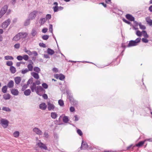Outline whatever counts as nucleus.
I'll list each match as a JSON object with an SVG mask.
<instances>
[{"instance_id": "f257e3e1", "label": "nucleus", "mask_w": 152, "mask_h": 152, "mask_svg": "<svg viewBox=\"0 0 152 152\" xmlns=\"http://www.w3.org/2000/svg\"><path fill=\"white\" fill-rule=\"evenodd\" d=\"M140 40L141 38L139 37L137 38L135 40H131L129 42V43L127 47H129L136 46L138 43L140 42Z\"/></svg>"}, {"instance_id": "f03ea898", "label": "nucleus", "mask_w": 152, "mask_h": 152, "mask_svg": "<svg viewBox=\"0 0 152 152\" xmlns=\"http://www.w3.org/2000/svg\"><path fill=\"white\" fill-rule=\"evenodd\" d=\"M9 121L6 119L1 118L0 121V124L4 128H6L8 126Z\"/></svg>"}, {"instance_id": "7ed1b4c3", "label": "nucleus", "mask_w": 152, "mask_h": 152, "mask_svg": "<svg viewBox=\"0 0 152 152\" xmlns=\"http://www.w3.org/2000/svg\"><path fill=\"white\" fill-rule=\"evenodd\" d=\"M38 13L37 11H34L30 13L29 15V18L31 20L34 19Z\"/></svg>"}, {"instance_id": "20e7f679", "label": "nucleus", "mask_w": 152, "mask_h": 152, "mask_svg": "<svg viewBox=\"0 0 152 152\" xmlns=\"http://www.w3.org/2000/svg\"><path fill=\"white\" fill-rule=\"evenodd\" d=\"M33 131L38 135H41L42 134V131L37 127H35L34 128Z\"/></svg>"}, {"instance_id": "39448f33", "label": "nucleus", "mask_w": 152, "mask_h": 152, "mask_svg": "<svg viewBox=\"0 0 152 152\" xmlns=\"http://www.w3.org/2000/svg\"><path fill=\"white\" fill-rule=\"evenodd\" d=\"M10 21L9 19L7 20L5 22H4L2 25V28H5L8 26L10 24Z\"/></svg>"}, {"instance_id": "423d86ee", "label": "nucleus", "mask_w": 152, "mask_h": 152, "mask_svg": "<svg viewBox=\"0 0 152 152\" xmlns=\"http://www.w3.org/2000/svg\"><path fill=\"white\" fill-rule=\"evenodd\" d=\"M88 147L87 143L84 141L83 140H82L81 143V145L80 147L81 149H87Z\"/></svg>"}, {"instance_id": "0eeeda50", "label": "nucleus", "mask_w": 152, "mask_h": 152, "mask_svg": "<svg viewBox=\"0 0 152 152\" xmlns=\"http://www.w3.org/2000/svg\"><path fill=\"white\" fill-rule=\"evenodd\" d=\"M8 8V7L7 5H5L1 9L0 11V13H1V15H4L6 12Z\"/></svg>"}, {"instance_id": "6e6552de", "label": "nucleus", "mask_w": 152, "mask_h": 152, "mask_svg": "<svg viewBox=\"0 0 152 152\" xmlns=\"http://www.w3.org/2000/svg\"><path fill=\"white\" fill-rule=\"evenodd\" d=\"M48 108L49 110H53L55 108V106L53 104H51L50 102H48Z\"/></svg>"}, {"instance_id": "1a4fd4ad", "label": "nucleus", "mask_w": 152, "mask_h": 152, "mask_svg": "<svg viewBox=\"0 0 152 152\" xmlns=\"http://www.w3.org/2000/svg\"><path fill=\"white\" fill-rule=\"evenodd\" d=\"M11 93L14 96H17L19 94V92L18 90L16 89H12L11 90Z\"/></svg>"}, {"instance_id": "9d476101", "label": "nucleus", "mask_w": 152, "mask_h": 152, "mask_svg": "<svg viewBox=\"0 0 152 152\" xmlns=\"http://www.w3.org/2000/svg\"><path fill=\"white\" fill-rule=\"evenodd\" d=\"M43 88L41 86H39L37 87V89H36L35 91L37 94L41 95L39 94V92L43 91Z\"/></svg>"}, {"instance_id": "9b49d317", "label": "nucleus", "mask_w": 152, "mask_h": 152, "mask_svg": "<svg viewBox=\"0 0 152 152\" xmlns=\"http://www.w3.org/2000/svg\"><path fill=\"white\" fill-rule=\"evenodd\" d=\"M126 18L131 21H134V18L132 15L127 14L126 15Z\"/></svg>"}, {"instance_id": "f8f14e48", "label": "nucleus", "mask_w": 152, "mask_h": 152, "mask_svg": "<svg viewBox=\"0 0 152 152\" xmlns=\"http://www.w3.org/2000/svg\"><path fill=\"white\" fill-rule=\"evenodd\" d=\"M38 146L41 148L47 150L48 149L47 147L42 142L38 143L37 144Z\"/></svg>"}, {"instance_id": "ddd939ff", "label": "nucleus", "mask_w": 152, "mask_h": 152, "mask_svg": "<svg viewBox=\"0 0 152 152\" xmlns=\"http://www.w3.org/2000/svg\"><path fill=\"white\" fill-rule=\"evenodd\" d=\"M46 107L47 106L45 103H42L39 105V108L43 110H45Z\"/></svg>"}, {"instance_id": "4468645a", "label": "nucleus", "mask_w": 152, "mask_h": 152, "mask_svg": "<svg viewBox=\"0 0 152 152\" xmlns=\"http://www.w3.org/2000/svg\"><path fill=\"white\" fill-rule=\"evenodd\" d=\"M20 39V33H19L13 38V40L14 41H17L19 40Z\"/></svg>"}, {"instance_id": "2eb2a0df", "label": "nucleus", "mask_w": 152, "mask_h": 152, "mask_svg": "<svg viewBox=\"0 0 152 152\" xmlns=\"http://www.w3.org/2000/svg\"><path fill=\"white\" fill-rule=\"evenodd\" d=\"M37 87L35 83H33L32 85L30 87V88L32 92H34V91H35L37 89Z\"/></svg>"}, {"instance_id": "dca6fc26", "label": "nucleus", "mask_w": 152, "mask_h": 152, "mask_svg": "<svg viewBox=\"0 0 152 152\" xmlns=\"http://www.w3.org/2000/svg\"><path fill=\"white\" fill-rule=\"evenodd\" d=\"M14 80L15 83L18 84L20 83L21 81V78L20 77H17L15 78Z\"/></svg>"}, {"instance_id": "f3484780", "label": "nucleus", "mask_w": 152, "mask_h": 152, "mask_svg": "<svg viewBox=\"0 0 152 152\" xmlns=\"http://www.w3.org/2000/svg\"><path fill=\"white\" fill-rule=\"evenodd\" d=\"M55 77L57 79L59 78L60 80H63L65 77L62 74L57 75Z\"/></svg>"}, {"instance_id": "a211bd4d", "label": "nucleus", "mask_w": 152, "mask_h": 152, "mask_svg": "<svg viewBox=\"0 0 152 152\" xmlns=\"http://www.w3.org/2000/svg\"><path fill=\"white\" fill-rule=\"evenodd\" d=\"M14 83L13 81L10 80L8 83L7 86L9 88H12L14 86Z\"/></svg>"}, {"instance_id": "6ab92c4d", "label": "nucleus", "mask_w": 152, "mask_h": 152, "mask_svg": "<svg viewBox=\"0 0 152 152\" xmlns=\"http://www.w3.org/2000/svg\"><path fill=\"white\" fill-rule=\"evenodd\" d=\"M3 97L4 99L5 100H8L10 98L11 96L9 94H4L3 95Z\"/></svg>"}, {"instance_id": "aec40b11", "label": "nucleus", "mask_w": 152, "mask_h": 152, "mask_svg": "<svg viewBox=\"0 0 152 152\" xmlns=\"http://www.w3.org/2000/svg\"><path fill=\"white\" fill-rule=\"evenodd\" d=\"M31 75L32 76L36 79H38L39 78V75L36 73L32 72L31 73Z\"/></svg>"}, {"instance_id": "412c9836", "label": "nucleus", "mask_w": 152, "mask_h": 152, "mask_svg": "<svg viewBox=\"0 0 152 152\" xmlns=\"http://www.w3.org/2000/svg\"><path fill=\"white\" fill-rule=\"evenodd\" d=\"M37 34V30L35 29H33L31 33V35L33 37H34L35 35H36Z\"/></svg>"}, {"instance_id": "4be33fe9", "label": "nucleus", "mask_w": 152, "mask_h": 152, "mask_svg": "<svg viewBox=\"0 0 152 152\" xmlns=\"http://www.w3.org/2000/svg\"><path fill=\"white\" fill-rule=\"evenodd\" d=\"M51 117L53 119H55L58 116L57 114L55 112H52L51 113Z\"/></svg>"}, {"instance_id": "5701e85b", "label": "nucleus", "mask_w": 152, "mask_h": 152, "mask_svg": "<svg viewBox=\"0 0 152 152\" xmlns=\"http://www.w3.org/2000/svg\"><path fill=\"white\" fill-rule=\"evenodd\" d=\"M20 35V38H26L28 35L26 32L19 33Z\"/></svg>"}, {"instance_id": "b1692460", "label": "nucleus", "mask_w": 152, "mask_h": 152, "mask_svg": "<svg viewBox=\"0 0 152 152\" xmlns=\"http://www.w3.org/2000/svg\"><path fill=\"white\" fill-rule=\"evenodd\" d=\"M146 20L150 26H151L152 25V20H151L150 18H146Z\"/></svg>"}, {"instance_id": "393cba45", "label": "nucleus", "mask_w": 152, "mask_h": 152, "mask_svg": "<svg viewBox=\"0 0 152 152\" xmlns=\"http://www.w3.org/2000/svg\"><path fill=\"white\" fill-rule=\"evenodd\" d=\"M47 53L50 55H52L55 52L53 50L48 48L47 50Z\"/></svg>"}, {"instance_id": "a878e982", "label": "nucleus", "mask_w": 152, "mask_h": 152, "mask_svg": "<svg viewBox=\"0 0 152 152\" xmlns=\"http://www.w3.org/2000/svg\"><path fill=\"white\" fill-rule=\"evenodd\" d=\"M71 103L74 105H76L77 104V102L73 99L72 98L70 99Z\"/></svg>"}, {"instance_id": "bb28decb", "label": "nucleus", "mask_w": 152, "mask_h": 152, "mask_svg": "<svg viewBox=\"0 0 152 152\" xmlns=\"http://www.w3.org/2000/svg\"><path fill=\"white\" fill-rule=\"evenodd\" d=\"M31 93L30 90L29 89H28L24 91V94L26 96H28L30 95Z\"/></svg>"}, {"instance_id": "cd10ccee", "label": "nucleus", "mask_w": 152, "mask_h": 152, "mask_svg": "<svg viewBox=\"0 0 152 152\" xmlns=\"http://www.w3.org/2000/svg\"><path fill=\"white\" fill-rule=\"evenodd\" d=\"M10 70L12 73L14 74L16 72L15 68L13 66H11L10 67Z\"/></svg>"}, {"instance_id": "c85d7f7f", "label": "nucleus", "mask_w": 152, "mask_h": 152, "mask_svg": "<svg viewBox=\"0 0 152 152\" xmlns=\"http://www.w3.org/2000/svg\"><path fill=\"white\" fill-rule=\"evenodd\" d=\"M2 110L6 112H10L11 111V110L9 108L6 107H3L2 108Z\"/></svg>"}, {"instance_id": "c756f323", "label": "nucleus", "mask_w": 152, "mask_h": 152, "mask_svg": "<svg viewBox=\"0 0 152 152\" xmlns=\"http://www.w3.org/2000/svg\"><path fill=\"white\" fill-rule=\"evenodd\" d=\"M7 86H5L3 87L2 89V92L4 93H5L7 92Z\"/></svg>"}, {"instance_id": "7c9ffc66", "label": "nucleus", "mask_w": 152, "mask_h": 152, "mask_svg": "<svg viewBox=\"0 0 152 152\" xmlns=\"http://www.w3.org/2000/svg\"><path fill=\"white\" fill-rule=\"evenodd\" d=\"M28 69L29 71H32L33 69V66L31 64H28L27 66Z\"/></svg>"}, {"instance_id": "2f4dec72", "label": "nucleus", "mask_w": 152, "mask_h": 152, "mask_svg": "<svg viewBox=\"0 0 152 152\" xmlns=\"http://www.w3.org/2000/svg\"><path fill=\"white\" fill-rule=\"evenodd\" d=\"M63 121L64 123H67L69 121V119L68 117L66 116H64V117L63 118Z\"/></svg>"}, {"instance_id": "473e14b6", "label": "nucleus", "mask_w": 152, "mask_h": 152, "mask_svg": "<svg viewBox=\"0 0 152 152\" xmlns=\"http://www.w3.org/2000/svg\"><path fill=\"white\" fill-rule=\"evenodd\" d=\"M142 32L143 34V36H144V37L145 38H148V37L149 36L147 34V33L145 31H142Z\"/></svg>"}, {"instance_id": "72a5a7b5", "label": "nucleus", "mask_w": 152, "mask_h": 152, "mask_svg": "<svg viewBox=\"0 0 152 152\" xmlns=\"http://www.w3.org/2000/svg\"><path fill=\"white\" fill-rule=\"evenodd\" d=\"M4 58L6 60L13 59V58L12 56H5Z\"/></svg>"}, {"instance_id": "f704fd0d", "label": "nucleus", "mask_w": 152, "mask_h": 152, "mask_svg": "<svg viewBox=\"0 0 152 152\" xmlns=\"http://www.w3.org/2000/svg\"><path fill=\"white\" fill-rule=\"evenodd\" d=\"M46 20L47 19L45 18L41 19L40 20L39 23L41 24H42L44 23Z\"/></svg>"}, {"instance_id": "c9c22d12", "label": "nucleus", "mask_w": 152, "mask_h": 152, "mask_svg": "<svg viewBox=\"0 0 152 152\" xmlns=\"http://www.w3.org/2000/svg\"><path fill=\"white\" fill-rule=\"evenodd\" d=\"M145 141H141L139 142L138 144H136V146L137 147H140L142 146L144 143Z\"/></svg>"}, {"instance_id": "e433bc0d", "label": "nucleus", "mask_w": 152, "mask_h": 152, "mask_svg": "<svg viewBox=\"0 0 152 152\" xmlns=\"http://www.w3.org/2000/svg\"><path fill=\"white\" fill-rule=\"evenodd\" d=\"M19 132L18 131H16L15 132L13 133V135L14 137H17L19 135Z\"/></svg>"}, {"instance_id": "4c0bfd02", "label": "nucleus", "mask_w": 152, "mask_h": 152, "mask_svg": "<svg viewBox=\"0 0 152 152\" xmlns=\"http://www.w3.org/2000/svg\"><path fill=\"white\" fill-rule=\"evenodd\" d=\"M34 70L36 72H39L40 71V69L38 67H35L34 68Z\"/></svg>"}, {"instance_id": "58836bf2", "label": "nucleus", "mask_w": 152, "mask_h": 152, "mask_svg": "<svg viewBox=\"0 0 152 152\" xmlns=\"http://www.w3.org/2000/svg\"><path fill=\"white\" fill-rule=\"evenodd\" d=\"M59 104L61 106H62L64 105V102L63 100H59L58 101Z\"/></svg>"}, {"instance_id": "ea45409f", "label": "nucleus", "mask_w": 152, "mask_h": 152, "mask_svg": "<svg viewBox=\"0 0 152 152\" xmlns=\"http://www.w3.org/2000/svg\"><path fill=\"white\" fill-rule=\"evenodd\" d=\"M6 64L8 66H11L12 65L13 63H12V61H7Z\"/></svg>"}, {"instance_id": "a19ab883", "label": "nucleus", "mask_w": 152, "mask_h": 152, "mask_svg": "<svg viewBox=\"0 0 152 152\" xmlns=\"http://www.w3.org/2000/svg\"><path fill=\"white\" fill-rule=\"evenodd\" d=\"M33 81V78L32 77L30 79H29L27 83V85H29L30 83H32Z\"/></svg>"}, {"instance_id": "79ce46f5", "label": "nucleus", "mask_w": 152, "mask_h": 152, "mask_svg": "<svg viewBox=\"0 0 152 152\" xmlns=\"http://www.w3.org/2000/svg\"><path fill=\"white\" fill-rule=\"evenodd\" d=\"M49 37V36L48 35H45L42 36V38L43 40H47Z\"/></svg>"}, {"instance_id": "37998d69", "label": "nucleus", "mask_w": 152, "mask_h": 152, "mask_svg": "<svg viewBox=\"0 0 152 152\" xmlns=\"http://www.w3.org/2000/svg\"><path fill=\"white\" fill-rule=\"evenodd\" d=\"M30 18L28 19L24 23V25L25 26H27L30 23Z\"/></svg>"}, {"instance_id": "c03bdc74", "label": "nucleus", "mask_w": 152, "mask_h": 152, "mask_svg": "<svg viewBox=\"0 0 152 152\" xmlns=\"http://www.w3.org/2000/svg\"><path fill=\"white\" fill-rule=\"evenodd\" d=\"M139 25L140 28L141 29H145V27L144 26L142 25L140 23L139 24Z\"/></svg>"}, {"instance_id": "a18cd8bd", "label": "nucleus", "mask_w": 152, "mask_h": 152, "mask_svg": "<svg viewBox=\"0 0 152 152\" xmlns=\"http://www.w3.org/2000/svg\"><path fill=\"white\" fill-rule=\"evenodd\" d=\"M29 71V70L27 69L26 68L25 69L22 70L21 72L23 74H25L28 72Z\"/></svg>"}, {"instance_id": "49530a36", "label": "nucleus", "mask_w": 152, "mask_h": 152, "mask_svg": "<svg viewBox=\"0 0 152 152\" xmlns=\"http://www.w3.org/2000/svg\"><path fill=\"white\" fill-rule=\"evenodd\" d=\"M23 58L25 60L27 61L28 59V56L26 55H25L23 56Z\"/></svg>"}, {"instance_id": "de8ad7c7", "label": "nucleus", "mask_w": 152, "mask_h": 152, "mask_svg": "<svg viewBox=\"0 0 152 152\" xmlns=\"http://www.w3.org/2000/svg\"><path fill=\"white\" fill-rule=\"evenodd\" d=\"M77 132L78 134H79L80 136H82L83 135V133L79 129H78L77 130Z\"/></svg>"}, {"instance_id": "09e8293b", "label": "nucleus", "mask_w": 152, "mask_h": 152, "mask_svg": "<svg viewBox=\"0 0 152 152\" xmlns=\"http://www.w3.org/2000/svg\"><path fill=\"white\" fill-rule=\"evenodd\" d=\"M42 86L45 89L47 88L48 87V85L46 84V83H42Z\"/></svg>"}, {"instance_id": "8fccbe9b", "label": "nucleus", "mask_w": 152, "mask_h": 152, "mask_svg": "<svg viewBox=\"0 0 152 152\" xmlns=\"http://www.w3.org/2000/svg\"><path fill=\"white\" fill-rule=\"evenodd\" d=\"M53 26L51 24L50 25L49 31L51 33H53Z\"/></svg>"}, {"instance_id": "3c124183", "label": "nucleus", "mask_w": 152, "mask_h": 152, "mask_svg": "<svg viewBox=\"0 0 152 152\" xmlns=\"http://www.w3.org/2000/svg\"><path fill=\"white\" fill-rule=\"evenodd\" d=\"M58 7L57 6H55V7H53V9L54 12H57L58 11Z\"/></svg>"}, {"instance_id": "603ef678", "label": "nucleus", "mask_w": 152, "mask_h": 152, "mask_svg": "<svg viewBox=\"0 0 152 152\" xmlns=\"http://www.w3.org/2000/svg\"><path fill=\"white\" fill-rule=\"evenodd\" d=\"M17 58V59L19 61H21L23 59V57L21 56H18Z\"/></svg>"}, {"instance_id": "864d4df0", "label": "nucleus", "mask_w": 152, "mask_h": 152, "mask_svg": "<svg viewBox=\"0 0 152 152\" xmlns=\"http://www.w3.org/2000/svg\"><path fill=\"white\" fill-rule=\"evenodd\" d=\"M39 45L40 47H42L43 48H45L46 47L45 45L43 43H40Z\"/></svg>"}, {"instance_id": "5fc2aeb1", "label": "nucleus", "mask_w": 152, "mask_h": 152, "mask_svg": "<svg viewBox=\"0 0 152 152\" xmlns=\"http://www.w3.org/2000/svg\"><path fill=\"white\" fill-rule=\"evenodd\" d=\"M136 34L139 37H141L142 35L141 33L139 31H137Z\"/></svg>"}, {"instance_id": "6e6d98bb", "label": "nucleus", "mask_w": 152, "mask_h": 152, "mask_svg": "<svg viewBox=\"0 0 152 152\" xmlns=\"http://www.w3.org/2000/svg\"><path fill=\"white\" fill-rule=\"evenodd\" d=\"M123 21H124V22L126 23H127L128 24H130L131 23L129 21L126 20L125 19L123 18Z\"/></svg>"}, {"instance_id": "4d7b16f0", "label": "nucleus", "mask_w": 152, "mask_h": 152, "mask_svg": "<svg viewBox=\"0 0 152 152\" xmlns=\"http://www.w3.org/2000/svg\"><path fill=\"white\" fill-rule=\"evenodd\" d=\"M14 47L15 48L18 49L20 47V45L18 43L15 44L14 45Z\"/></svg>"}, {"instance_id": "13d9d810", "label": "nucleus", "mask_w": 152, "mask_h": 152, "mask_svg": "<svg viewBox=\"0 0 152 152\" xmlns=\"http://www.w3.org/2000/svg\"><path fill=\"white\" fill-rule=\"evenodd\" d=\"M142 41L145 43H147L148 42V40L145 38H143L142 39Z\"/></svg>"}, {"instance_id": "bf43d9fd", "label": "nucleus", "mask_w": 152, "mask_h": 152, "mask_svg": "<svg viewBox=\"0 0 152 152\" xmlns=\"http://www.w3.org/2000/svg\"><path fill=\"white\" fill-rule=\"evenodd\" d=\"M44 137L47 138H48V137H49V135L48 134V133H47L46 132H44Z\"/></svg>"}, {"instance_id": "052dcab7", "label": "nucleus", "mask_w": 152, "mask_h": 152, "mask_svg": "<svg viewBox=\"0 0 152 152\" xmlns=\"http://www.w3.org/2000/svg\"><path fill=\"white\" fill-rule=\"evenodd\" d=\"M27 88V85H25L23 86L22 89V91H24L25 89Z\"/></svg>"}, {"instance_id": "680f3d73", "label": "nucleus", "mask_w": 152, "mask_h": 152, "mask_svg": "<svg viewBox=\"0 0 152 152\" xmlns=\"http://www.w3.org/2000/svg\"><path fill=\"white\" fill-rule=\"evenodd\" d=\"M51 18V15L50 14H48L46 15V18H45L46 19H50Z\"/></svg>"}, {"instance_id": "e2e57ef3", "label": "nucleus", "mask_w": 152, "mask_h": 152, "mask_svg": "<svg viewBox=\"0 0 152 152\" xmlns=\"http://www.w3.org/2000/svg\"><path fill=\"white\" fill-rule=\"evenodd\" d=\"M25 52L29 55H31L32 54V52L29 50H26Z\"/></svg>"}, {"instance_id": "0e129e2a", "label": "nucleus", "mask_w": 152, "mask_h": 152, "mask_svg": "<svg viewBox=\"0 0 152 152\" xmlns=\"http://www.w3.org/2000/svg\"><path fill=\"white\" fill-rule=\"evenodd\" d=\"M48 29L47 28H44L42 29V31L43 33H45L47 32Z\"/></svg>"}, {"instance_id": "69168bd1", "label": "nucleus", "mask_w": 152, "mask_h": 152, "mask_svg": "<svg viewBox=\"0 0 152 152\" xmlns=\"http://www.w3.org/2000/svg\"><path fill=\"white\" fill-rule=\"evenodd\" d=\"M43 97L45 99H47L48 98V96L46 94H44L43 95Z\"/></svg>"}, {"instance_id": "338daca9", "label": "nucleus", "mask_w": 152, "mask_h": 152, "mask_svg": "<svg viewBox=\"0 0 152 152\" xmlns=\"http://www.w3.org/2000/svg\"><path fill=\"white\" fill-rule=\"evenodd\" d=\"M70 110L71 112H74L75 111V108L72 107H71L70 108Z\"/></svg>"}, {"instance_id": "774afa93", "label": "nucleus", "mask_w": 152, "mask_h": 152, "mask_svg": "<svg viewBox=\"0 0 152 152\" xmlns=\"http://www.w3.org/2000/svg\"><path fill=\"white\" fill-rule=\"evenodd\" d=\"M32 54H34L35 56H37L38 55V53L36 51H34L32 52Z\"/></svg>"}]
</instances>
